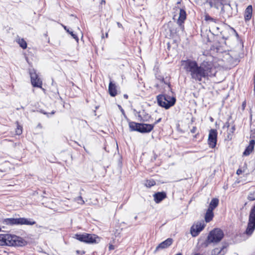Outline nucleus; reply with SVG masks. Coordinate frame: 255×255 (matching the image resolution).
<instances>
[{
  "instance_id": "f257e3e1",
  "label": "nucleus",
  "mask_w": 255,
  "mask_h": 255,
  "mask_svg": "<svg viewBox=\"0 0 255 255\" xmlns=\"http://www.w3.org/2000/svg\"><path fill=\"white\" fill-rule=\"evenodd\" d=\"M181 65L191 79L198 82H201L203 79H208L215 76L217 72L213 64L209 61H204L199 65L196 61L188 59L182 60Z\"/></svg>"
},
{
  "instance_id": "f03ea898",
  "label": "nucleus",
  "mask_w": 255,
  "mask_h": 255,
  "mask_svg": "<svg viewBox=\"0 0 255 255\" xmlns=\"http://www.w3.org/2000/svg\"><path fill=\"white\" fill-rule=\"evenodd\" d=\"M22 242L15 235L10 234H0V246H21Z\"/></svg>"
},
{
  "instance_id": "7ed1b4c3",
  "label": "nucleus",
  "mask_w": 255,
  "mask_h": 255,
  "mask_svg": "<svg viewBox=\"0 0 255 255\" xmlns=\"http://www.w3.org/2000/svg\"><path fill=\"white\" fill-rule=\"evenodd\" d=\"M157 100L158 105L166 109H168L173 106L176 101L174 97L165 95H158L157 97Z\"/></svg>"
},
{
  "instance_id": "20e7f679",
  "label": "nucleus",
  "mask_w": 255,
  "mask_h": 255,
  "mask_svg": "<svg viewBox=\"0 0 255 255\" xmlns=\"http://www.w3.org/2000/svg\"><path fill=\"white\" fill-rule=\"evenodd\" d=\"M3 223L7 225H33L36 222L30 219L25 218H7L4 220Z\"/></svg>"
},
{
  "instance_id": "39448f33",
  "label": "nucleus",
  "mask_w": 255,
  "mask_h": 255,
  "mask_svg": "<svg viewBox=\"0 0 255 255\" xmlns=\"http://www.w3.org/2000/svg\"><path fill=\"white\" fill-rule=\"evenodd\" d=\"M224 234L223 231L219 228H215L209 234L207 242L209 243H218L223 238Z\"/></svg>"
},
{
  "instance_id": "423d86ee",
  "label": "nucleus",
  "mask_w": 255,
  "mask_h": 255,
  "mask_svg": "<svg viewBox=\"0 0 255 255\" xmlns=\"http://www.w3.org/2000/svg\"><path fill=\"white\" fill-rule=\"evenodd\" d=\"M219 200L218 198H213L211 200L209 207L205 215L206 222L209 223L212 220L214 217L213 210L218 206Z\"/></svg>"
},
{
  "instance_id": "0eeeda50",
  "label": "nucleus",
  "mask_w": 255,
  "mask_h": 255,
  "mask_svg": "<svg viewBox=\"0 0 255 255\" xmlns=\"http://www.w3.org/2000/svg\"><path fill=\"white\" fill-rule=\"evenodd\" d=\"M255 229V205L252 208L249 215L248 227L245 233L251 236Z\"/></svg>"
},
{
  "instance_id": "6e6552de",
  "label": "nucleus",
  "mask_w": 255,
  "mask_h": 255,
  "mask_svg": "<svg viewBox=\"0 0 255 255\" xmlns=\"http://www.w3.org/2000/svg\"><path fill=\"white\" fill-rule=\"evenodd\" d=\"M75 238L81 242L88 244L96 243H97L96 239H99L96 235L87 233L76 234Z\"/></svg>"
},
{
  "instance_id": "1a4fd4ad",
  "label": "nucleus",
  "mask_w": 255,
  "mask_h": 255,
  "mask_svg": "<svg viewBox=\"0 0 255 255\" xmlns=\"http://www.w3.org/2000/svg\"><path fill=\"white\" fill-rule=\"evenodd\" d=\"M29 74L30 76L32 85L34 87L42 88V81L38 77V76L36 74L35 70H30Z\"/></svg>"
},
{
  "instance_id": "9d476101",
  "label": "nucleus",
  "mask_w": 255,
  "mask_h": 255,
  "mask_svg": "<svg viewBox=\"0 0 255 255\" xmlns=\"http://www.w3.org/2000/svg\"><path fill=\"white\" fill-rule=\"evenodd\" d=\"M205 224L203 222H200L193 225L191 228V234L193 237H196L205 228Z\"/></svg>"
},
{
  "instance_id": "9b49d317",
  "label": "nucleus",
  "mask_w": 255,
  "mask_h": 255,
  "mask_svg": "<svg viewBox=\"0 0 255 255\" xmlns=\"http://www.w3.org/2000/svg\"><path fill=\"white\" fill-rule=\"evenodd\" d=\"M217 131L216 129L210 130L208 137V144L211 148H214L217 144Z\"/></svg>"
},
{
  "instance_id": "f8f14e48",
  "label": "nucleus",
  "mask_w": 255,
  "mask_h": 255,
  "mask_svg": "<svg viewBox=\"0 0 255 255\" xmlns=\"http://www.w3.org/2000/svg\"><path fill=\"white\" fill-rule=\"evenodd\" d=\"M139 126V127L138 131L141 133L149 132L151 131L154 128V125L151 124H140Z\"/></svg>"
},
{
  "instance_id": "ddd939ff",
  "label": "nucleus",
  "mask_w": 255,
  "mask_h": 255,
  "mask_svg": "<svg viewBox=\"0 0 255 255\" xmlns=\"http://www.w3.org/2000/svg\"><path fill=\"white\" fill-rule=\"evenodd\" d=\"M173 243V240L171 238H168L165 241L162 242L158 245L156 248L155 251H157L159 250L166 249L169 247Z\"/></svg>"
},
{
  "instance_id": "4468645a",
  "label": "nucleus",
  "mask_w": 255,
  "mask_h": 255,
  "mask_svg": "<svg viewBox=\"0 0 255 255\" xmlns=\"http://www.w3.org/2000/svg\"><path fill=\"white\" fill-rule=\"evenodd\" d=\"M206 3L209 4L210 7L219 9L222 6V0H205Z\"/></svg>"
},
{
  "instance_id": "2eb2a0df",
  "label": "nucleus",
  "mask_w": 255,
  "mask_h": 255,
  "mask_svg": "<svg viewBox=\"0 0 255 255\" xmlns=\"http://www.w3.org/2000/svg\"><path fill=\"white\" fill-rule=\"evenodd\" d=\"M186 18V11L183 9H180V12H179V16L178 19L177 20V23L181 27H183L182 24L184 22V20H185Z\"/></svg>"
},
{
  "instance_id": "dca6fc26",
  "label": "nucleus",
  "mask_w": 255,
  "mask_h": 255,
  "mask_svg": "<svg viewBox=\"0 0 255 255\" xmlns=\"http://www.w3.org/2000/svg\"><path fill=\"white\" fill-rule=\"evenodd\" d=\"M154 200L156 203H160L166 197V194L165 192H157L153 195Z\"/></svg>"
},
{
  "instance_id": "f3484780",
  "label": "nucleus",
  "mask_w": 255,
  "mask_h": 255,
  "mask_svg": "<svg viewBox=\"0 0 255 255\" xmlns=\"http://www.w3.org/2000/svg\"><path fill=\"white\" fill-rule=\"evenodd\" d=\"M109 92L112 97H115L117 94V87L112 81H110L109 85Z\"/></svg>"
},
{
  "instance_id": "a211bd4d",
  "label": "nucleus",
  "mask_w": 255,
  "mask_h": 255,
  "mask_svg": "<svg viewBox=\"0 0 255 255\" xmlns=\"http://www.w3.org/2000/svg\"><path fill=\"white\" fill-rule=\"evenodd\" d=\"M253 8L251 5L248 6L245 11V19L246 21H248L251 19L252 15Z\"/></svg>"
},
{
  "instance_id": "6ab92c4d",
  "label": "nucleus",
  "mask_w": 255,
  "mask_h": 255,
  "mask_svg": "<svg viewBox=\"0 0 255 255\" xmlns=\"http://www.w3.org/2000/svg\"><path fill=\"white\" fill-rule=\"evenodd\" d=\"M226 252V249L225 247L217 248L212 251V255H224Z\"/></svg>"
},
{
  "instance_id": "aec40b11",
  "label": "nucleus",
  "mask_w": 255,
  "mask_h": 255,
  "mask_svg": "<svg viewBox=\"0 0 255 255\" xmlns=\"http://www.w3.org/2000/svg\"><path fill=\"white\" fill-rule=\"evenodd\" d=\"M140 124L131 122L129 123V127L131 131H137L139 127Z\"/></svg>"
},
{
  "instance_id": "412c9836",
  "label": "nucleus",
  "mask_w": 255,
  "mask_h": 255,
  "mask_svg": "<svg viewBox=\"0 0 255 255\" xmlns=\"http://www.w3.org/2000/svg\"><path fill=\"white\" fill-rule=\"evenodd\" d=\"M16 42L19 44V46L23 49H26L27 47V43L23 38H18L16 40Z\"/></svg>"
},
{
  "instance_id": "4be33fe9",
  "label": "nucleus",
  "mask_w": 255,
  "mask_h": 255,
  "mask_svg": "<svg viewBox=\"0 0 255 255\" xmlns=\"http://www.w3.org/2000/svg\"><path fill=\"white\" fill-rule=\"evenodd\" d=\"M62 26L64 28V29L66 30V31L68 32L70 34H71L73 38L75 39L76 41L78 42L79 41V38L78 36L75 34H74L72 31H71L68 29H67L66 26L62 25Z\"/></svg>"
},
{
  "instance_id": "5701e85b",
  "label": "nucleus",
  "mask_w": 255,
  "mask_h": 255,
  "mask_svg": "<svg viewBox=\"0 0 255 255\" xmlns=\"http://www.w3.org/2000/svg\"><path fill=\"white\" fill-rule=\"evenodd\" d=\"M254 147L253 146L249 145L244 152L243 154L245 156L249 155L252 152V151L254 149Z\"/></svg>"
},
{
  "instance_id": "b1692460",
  "label": "nucleus",
  "mask_w": 255,
  "mask_h": 255,
  "mask_svg": "<svg viewBox=\"0 0 255 255\" xmlns=\"http://www.w3.org/2000/svg\"><path fill=\"white\" fill-rule=\"evenodd\" d=\"M145 185L146 187L150 188L155 185V181L153 179L147 180L146 181Z\"/></svg>"
},
{
  "instance_id": "393cba45",
  "label": "nucleus",
  "mask_w": 255,
  "mask_h": 255,
  "mask_svg": "<svg viewBox=\"0 0 255 255\" xmlns=\"http://www.w3.org/2000/svg\"><path fill=\"white\" fill-rule=\"evenodd\" d=\"M205 20L206 21H211L215 23H217V20L216 19L213 18V17H211L208 14H206L205 16Z\"/></svg>"
},
{
  "instance_id": "a878e982",
  "label": "nucleus",
  "mask_w": 255,
  "mask_h": 255,
  "mask_svg": "<svg viewBox=\"0 0 255 255\" xmlns=\"http://www.w3.org/2000/svg\"><path fill=\"white\" fill-rule=\"evenodd\" d=\"M74 200L76 201L79 204L84 205L85 204V201L81 196L75 198Z\"/></svg>"
},
{
  "instance_id": "bb28decb",
  "label": "nucleus",
  "mask_w": 255,
  "mask_h": 255,
  "mask_svg": "<svg viewBox=\"0 0 255 255\" xmlns=\"http://www.w3.org/2000/svg\"><path fill=\"white\" fill-rule=\"evenodd\" d=\"M17 128L15 130L16 134L17 135H20L22 133V127L18 125V122H17Z\"/></svg>"
},
{
  "instance_id": "cd10ccee",
  "label": "nucleus",
  "mask_w": 255,
  "mask_h": 255,
  "mask_svg": "<svg viewBox=\"0 0 255 255\" xmlns=\"http://www.w3.org/2000/svg\"><path fill=\"white\" fill-rule=\"evenodd\" d=\"M212 28L214 32L217 33L216 34H218V32L221 33V32L220 31V27L218 26H213Z\"/></svg>"
},
{
  "instance_id": "c85d7f7f",
  "label": "nucleus",
  "mask_w": 255,
  "mask_h": 255,
  "mask_svg": "<svg viewBox=\"0 0 255 255\" xmlns=\"http://www.w3.org/2000/svg\"><path fill=\"white\" fill-rule=\"evenodd\" d=\"M255 144V140L254 139H252L250 140L249 145L253 146L254 147V145Z\"/></svg>"
},
{
  "instance_id": "c756f323",
  "label": "nucleus",
  "mask_w": 255,
  "mask_h": 255,
  "mask_svg": "<svg viewBox=\"0 0 255 255\" xmlns=\"http://www.w3.org/2000/svg\"><path fill=\"white\" fill-rule=\"evenodd\" d=\"M197 130V128L196 127H193L191 129L190 131L192 133H194L196 132Z\"/></svg>"
},
{
  "instance_id": "7c9ffc66",
  "label": "nucleus",
  "mask_w": 255,
  "mask_h": 255,
  "mask_svg": "<svg viewBox=\"0 0 255 255\" xmlns=\"http://www.w3.org/2000/svg\"><path fill=\"white\" fill-rule=\"evenodd\" d=\"M244 172V170H243L241 169H238L237 170V171L236 173H237V174L239 175H240L241 174H242Z\"/></svg>"
},
{
  "instance_id": "2f4dec72",
  "label": "nucleus",
  "mask_w": 255,
  "mask_h": 255,
  "mask_svg": "<svg viewBox=\"0 0 255 255\" xmlns=\"http://www.w3.org/2000/svg\"><path fill=\"white\" fill-rule=\"evenodd\" d=\"M251 194H250L249 197H248V199L251 200V201H253V200H255V198H251Z\"/></svg>"
},
{
  "instance_id": "473e14b6",
  "label": "nucleus",
  "mask_w": 255,
  "mask_h": 255,
  "mask_svg": "<svg viewBox=\"0 0 255 255\" xmlns=\"http://www.w3.org/2000/svg\"><path fill=\"white\" fill-rule=\"evenodd\" d=\"M161 120V118H159L158 120H157L153 125H154V126L157 124V123H159Z\"/></svg>"
},
{
  "instance_id": "72a5a7b5",
  "label": "nucleus",
  "mask_w": 255,
  "mask_h": 255,
  "mask_svg": "<svg viewBox=\"0 0 255 255\" xmlns=\"http://www.w3.org/2000/svg\"><path fill=\"white\" fill-rule=\"evenodd\" d=\"M114 248V246H112V245H110V247H109V249L111 250H113Z\"/></svg>"
},
{
  "instance_id": "f704fd0d",
  "label": "nucleus",
  "mask_w": 255,
  "mask_h": 255,
  "mask_svg": "<svg viewBox=\"0 0 255 255\" xmlns=\"http://www.w3.org/2000/svg\"><path fill=\"white\" fill-rule=\"evenodd\" d=\"M191 255H202L200 253H193Z\"/></svg>"
},
{
  "instance_id": "c9c22d12",
  "label": "nucleus",
  "mask_w": 255,
  "mask_h": 255,
  "mask_svg": "<svg viewBox=\"0 0 255 255\" xmlns=\"http://www.w3.org/2000/svg\"><path fill=\"white\" fill-rule=\"evenodd\" d=\"M105 0H102L101 1V4H105Z\"/></svg>"
},
{
  "instance_id": "e433bc0d",
  "label": "nucleus",
  "mask_w": 255,
  "mask_h": 255,
  "mask_svg": "<svg viewBox=\"0 0 255 255\" xmlns=\"http://www.w3.org/2000/svg\"><path fill=\"white\" fill-rule=\"evenodd\" d=\"M242 106H243V109H244V108H245V106H246V102H244L243 103V104H242Z\"/></svg>"
},
{
  "instance_id": "4c0bfd02",
  "label": "nucleus",
  "mask_w": 255,
  "mask_h": 255,
  "mask_svg": "<svg viewBox=\"0 0 255 255\" xmlns=\"http://www.w3.org/2000/svg\"><path fill=\"white\" fill-rule=\"evenodd\" d=\"M235 127H233L232 128V132H233L235 130Z\"/></svg>"
},
{
  "instance_id": "58836bf2",
  "label": "nucleus",
  "mask_w": 255,
  "mask_h": 255,
  "mask_svg": "<svg viewBox=\"0 0 255 255\" xmlns=\"http://www.w3.org/2000/svg\"><path fill=\"white\" fill-rule=\"evenodd\" d=\"M105 37L108 38V32H106L105 34Z\"/></svg>"
},
{
  "instance_id": "ea45409f",
  "label": "nucleus",
  "mask_w": 255,
  "mask_h": 255,
  "mask_svg": "<svg viewBox=\"0 0 255 255\" xmlns=\"http://www.w3.org/2000/svg\"><path fill=\"white\" fill-rule=\"evenodd\" d=\"M124 98H125L126 99H128V96L127 95H124Z\"/></svg>"
},
{
  "instance_id": "a19ab883",
  "label": "nucleus",
  "mask_w": 255,
  "mask_h": 255,
  "mask_svg": "<svg viewBox=\"0 0 255 255\" xmlns=\"http://www.w3.org/2000/svg\"><path fill=\"white\" fill-rule=\"evenodd\" d=\"M175 255H182V254L181 253H179L176 254Z\"/></svg>"
},
{
  "instance_id": "79ce46f5",
  "label": "nucleus",
  "mask_w": 255,
  "mask_h": 255,
  "mask_svg": "<svg viewBox=\"0 0 255 255\" xmlns=\"http://www.w3.org/2000/svg\"><path fill=\"white\" fill-rule=\"evenodd\" d=\"M118 25H119V26H120V25H121V24H120V23H119V22L118 23Z\"/></svg>"
},
{
  "instance_id": "37998d69",
  "label": "nucleus",
  "mask_w": 255,
  "mask_h": 255,
  "mask_svg": "<svg viewBox=\"0 0 255 255\" xmlns=\"http://www.w3.org/2000/svg\"><path fill=\"white\" fill-rule=\"evenodd\" d=\"M137 216H135V217H134V219H135V220H136V219H137Z\"/></svg>"
},
{
  "instance_id": "c03bdc74",
  "label": "nucleus",
  "mask_w": 255,
  "mask_h": 255,
  "mask_svg": "<svg viewBox=\"0 0 255 255\" xmlns=\"http://www.w3.org/2000/svg\"><path fill=\"white\" fill-rule=\"evenodd\" d=\"M54 113V112H52L51 114H53Z\"/></svg>"
}]
</instances>
